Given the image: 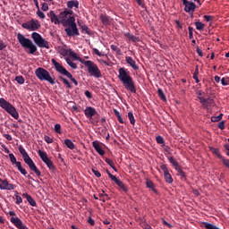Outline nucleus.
Returning a JSON list of instances; mask_svg holds the SVG:
<instances>
[{
	"instance_id": "nucleus-64",
	"label": "nucleus",
	"mask_w": 229,
	"mask_h": 229,
	"mask_svg": "<svg viewBox=\"0 0 229 229\" xmlns=\"http://www.w3.org/2000/svg\"><path fill=\"white\" fill-rule=\"evenodd\" d=\"M3 137H4V139L7 140H13L12 135L10 134H4Z\"/></svg>"
},
{
	"instance_id": "nucleus-59",
	"label": "nucleus",
	"mask_w": 229,
	"mask_h": 229,
	"mask_svg": "<svg viewBox=\"0 0 229 229\" xmlns=\"http://www.w3.org/2000/svg\"><path fill=\"white\" fill-rule=\"evenodd\" d=\"M22 203V198L19 195L16 196V205H21Z\"/></svg>"
},
{
	"instance_id": "nucleus-24",
	"label": "nucleus",
	"mask_w": 229,
	"mask_h": 229,
	"mask_svg": "<svg viewBox=\"0 0 229 229\" xmlns=\"http://www.w3.org/2000/svg\"><path fill=\"white\" fill-rule=\"evenodd\" d=\"M30 23V31H37L40 28V22L37 20H31Z\"/></svg>"
},
{
	"instance_id": "nucleus-44",
	"label": "nucleus",
	"mask_w": 229,
	"mask_h": 229,
	"mask_svg": "<svg viewBox=\"0 0 229 229\" xmlns=\"http://www.w3.org/2000/svg\"><path fill=\"white\" fill-rule=\"evenodd\" d=\"M221 84L224 87H226L227 85H229V77L222 78L221 79Z\"/></svg>"
},
{
	"instance_id": "nucleus-54",
	"label": "nucleus",
	"mask_w": 229,
	"mask_h": 229,
	"mask_svg": "<svg viewBox=\"0 0 229 229\" xmlns=\"http://www.w3.org/2000/svg\"><path fill=\"white\" fill-rule=\"evenodd\" d=\"M68 55H70L72 58H78V55L74 53V51H72V49L68 50Z\"/></svg>"
},
{
	"instance_id": "nucleus-9",
	"label": "nucleus",
	"mask_w": 229,
	"mask_h": 229,
	"mask_svg": "<svg viewBox=\"0 0 229 229\" xmlns=\"http://www.w3.org/2000/svg\"><path fill=\"white\" fill-rule=\"evenodd\" d=\"M38 155L39 156L42 162H44V164H46V165L48 167V169L50 171H56V167L55 166V164L53 163V161H51L49 157H47V152H44L42 150H38Z\"/></svg>"
},
{
	"instance_id": "nucleus-13",
	"label": "nucleus",
	"mask_w": 229,
	"mask_h": 229,
	"mask_svg": "<svg viewBox=\"0 0 229 229\" xmlns=\"http://www.w3.org/2000/svg\"><path fill=\"white\" fill-rule=\"evenodd\" d=\"M52 64L55 69V71L57 72H59V74H63V76H66L68 77L71 72H69V71H67V69H65V67H64L62 64H60V63L56 62V59H52Z\"/></svg>"
},
{
	"instance_id": "nucleus-31",
	"label": "nucleus",
	"mask_w": 229,
	"mask_h": 229,
	"mask_svg": "<svg viewBox=\"0 0 229 229\" xmlns=\"http://www.w3.org/2000/svg\"><path fill=\"white\" fill-rule=\"evenodd\" d=\"M210 151L211 153H213L214 155L217 156V158H219L221 160V158H223V156H221V153H219L218 148H216L214 147H210Z\"/></svg>"
},
{
	"instance_id": "nucleus-58",
	"label": "nucleus",
	"mask_w": 229,
	"mask_h": 229,
	"mask_svg": "<svg viewBox=\"0 0 229 229\" xmlns=\"http://www.w3.org/2000/svg\"><path fill=\"white\" fill-rule=\"evenodd\" d=\"M84 94H85L86 98H88V99H92V93L90 91L86 90L84 92Z\"/></svg>"
},
{
	"instance_id": "nucleus-37",
	"label": "nucleus",
	"mask_w": 229,
	"mask_h": 229,
	"mask_svg": "<svg viewBox=\"0 0 229 229\" xmlns=\"http://www.w3.org/2000/svg\"><path fill=\"white\" fill-rule=\"evenodd\" d=\"M66 63L69 66L72 67V69H78V65L75 63H73L69 57L66 58Z\"/></svg>"
},
{
	"instance_id": "nucleus-16",
	"label": "nucleus",
	"mask_w": 229,
	"mask_h": 229,
	"mask_svg": "<svg viewBox=\"0 0 229 229\" xmlns=\"http://www.w3.org/2000/svg\"><path fill=\"white\" fill-rule=\"evenodd\" d=\"M182 4H184V12H186L187 13H191V12H194V10H196V4H194L193 2H190L187 0H182Z\"/></svg>"
},
{
	"instance_id": "nucleus-48",
	"label": "nucleus",
	"mask_w": 229,
	"mask_h": 229,
	"mask_svg": "<svg viewBox=\"0 0 229 229\" xmlns=\"http://www.w3.org/2000/svg\"><path fill=\"white\" fill-rule=\"evenodd\" d=\"M160 169H161V171H163L164 174H166L167 173H169V169H167L166 165H161Z\"/></svg>"
},
{
	"instance_id": "nucleus-60",
	"label": "nucleus",
	"mask_w": 229,
	"mask_h": 229,
	"mask_svg": "<svg viewBox=\"0 0 229 229\" xmlns=\"http://www.w3.org/2000/svg\"><path fill=\"white\" fill-rule=\"evenodd\" d=\"M88 223L91 225L94 226L96 225V221H94V219H92V217H89L88 219Z\"/></svg>"
},
{
	"instance_id": "nucleus-51",
	"label": "nucleus",
	"mask_w": 229,
	"mask_h": 229,
	"mask_svg": "<svg viewBox=\"0 0 229 229\" xmlns=\"http://www.w3.org/2000/svg\"><path fill=\"white\" fill-rule=\"evenodd\" d=\"M6 43H4V41H3V39L0 38V51H3V49H6Z\"/></svg>"
},
{
	"instance_id": "nucleus-41",
	"label": "nucleus",
	"mask_w": 229,
	"mask_h": 229,
	"mask_svg": "<svg viewBox=\"0 0 229 229\" xmlns=\"http://www.w3.org/2000/svg\"><path fill=\"white\" fill-rule=\"evenodd\" d=\"M110 48L112 49V51H114V53H116V55H121V48H119V47H117L115 45H111Z\"/></svg>"
},
{
	"instance_id": "nucleus-32",
	"label": "nucleus",
	"mask_w": 229,
	"mask_h": 229,
	"mask_svg": "<svg viewBox=\"0 0 229 229\" xmlns=\"http://www.w3.org/2000/svg\"><path fill=\"white\" fill-rule=\"evenodd\" d=\"M18 149L21 155L22 156V158H26L27 157H30V155H28V152H26V149H24V147L20 146Z\"/></svg>"
},
{
	"instance_id": "nucleus-36",
	"label": "nucleus",
	"mask_w": 229,
	"mask_h": 229,
	"mask_svg": "<svg viewBox=\"0 0 229 229\" xmlns=\"http://www.w3.org/2000/svg\"><path fill=\"white\" fill-rule=\"evenodd\" d=\"M81 30L82 33H86L87 35H90V29L87 25H81Z\"/></svg>"
},
{
	"instance_id": "nucleus-34",
	"label": "nucleus",
	"mask_w": 229,
	"mask_h": 229,
	"mask_svg": "<svg viewBox=\"0 0 229 229\" xmlns=\"http://www.w3.org/2000/svg\"><path fill=\"white\" fill-rule=\"evenodd\" d=\"M195 26H196V30H198L199 31L205 30V23L201 21H196Z\"/></svg>"
},
{
	"instance_id": "nucleus-4",
	"label": "nucleus",
	"mask_w": 229,
	"mask_h": 229,
	"mask_svg": "<svg viewBox=\"0 0 229 229\" xmlns=\"http://www.w3.org/2000/svg\"><path fill=\"white\" fill-rule=\"evenodd\" d=\"M0 107H2L3 110H5L9 115L13 117V119H19V112H17V108L4 98H0Z\"/></svg>"
},
{
	"instance_id": "nucleus-25",
	"label": "nucleus",
	"mask_w": 229,
	"mask_h": 229,
	"mask_svg": "<svg viewBox=\"0 0 229 229\" xmlns=\"http://www.w3.org/2000/svg\"><path fill=\"white\" fill-rule=\"evenodd\" d=\"M146 186H147L148 189H151L153 191V192H155V194H158V191H157V189H155V183H153L151 182V180L147 179Z\"/></svg>"
},
{
	"instance_id": "nucleus-15",
	"label": "nucleus",
	"mask_w": 229,
	"mask_h": 229,
	"mask_svg": "<svg viewBox=\"0 0 229 229\" xmlns=\"http://www.w3.org/2000/svg\"><path fill=\"white\" fill-rule=\"evenodd\" d=\"M15 184L8 182V180L0 178V191H13Z\"/></svg>"
},
{
	"instance_id": "nucleus-30",
	"label": "nucleus",
	"mask_w": 229,
	"mask_h": 229,
	"mask_svg": "<svg viewBox=\"0 0 229 229\" xmlns=\"http://www.w3.org/2000/svg\"><path fill=\"white\" fill-rule=\"evenodd\" d=\"M125 37H127V38H129V40H131L132 42H139V38L135 37L130 32L125 33Z\"/></svg>"
},
{
	"instance_id": "nucleus-63",
	"label": "nucleus",
	"mask_w": 229,
	"mask_h": 229,
	"mask_svg": "<svg viewBox=\"0 0 229 229\" xmlns=\"http://www.w3.org/2000/svg\"><path fill=\"white\" fill-rule=\"evenodd\" d=\"M218 128L220 130H225V121H222L218 123Z\"/></svg>"
},
{
	"instance_id": "nucleus-3",
	"label": "nucleus",
	"mask_w": 229,
	"mask_h": 229,
	"mask_svg": "<svg viewBox=\"0 0 229 229\" xmlns=\"http://www.w3.org/2000/svg\"><path fill=\"white\" fill-rule=\"evenodd\" d=\"M17 40L24 49L30 50V55H35V53H37V46L33 44V41L24 37L21 33L17 34Z\"/></svg>"
},
{
	"instance_id": "nucleus-21",
	"label": "nucleus",
	"mask_w": 229,
	"mask_h": 229,
	"mask_svg": "<svg viewBox=\"0 0 229 229\" xmlns=\"http://www.w3.org/2000/svg\"><path fill=\"white\" fill-rule=\"evenodd\" d=\"M114 182L119 187L120 191L128 192V186H126V184H124V182H123L120 179L116 178Z\"/></svg>"
},
{
	"instance_id": "nucleus-22",
	"label": "nucleus",
	"mask_w": 229,
	"mask_h": 229,
	"mask_svg": "<svg viewBox=\"0 0 229 229\" xmlns=\"http://www.w3.org/2000/svg\"><path fill=\"white\" fill-rule=\"evenodd\" d=\"M22 198H26V199H27L28 203H30V207H37V201H35V199H33V197H31V195H30L28 193H23Z\"/></svg>"
},
{
	"instance_id": "nucleus-1",
	"label": "nucleus",
	"mask_w": 229,
	"mask_h": 229,
	"mask_svg": "<svg viewBox=\"0 0 229 229\" xmlns=\"http://www.w3.org/2000/svg\"><path fill=\"white\" fill-rule=\"evenodd\" d=\"M72 13H74L72 10L64 8V11L59 13V15H56L55 11H50L47 13V16L51 20V22H54V24H63L64 28H67V24L76 21V18L72 16Z\"/></svg>"
},
{
	"instance_id": "nucleus-27",
	"label": "nucleus",
	"mask_w": 229,
	"mask_h": 229,
	"mask_svg": "<svg viewBox=\"0 0 229 229\" xmlns=\"http://www.w3.org/2000/svg\"><path fill=\"white\" fill-rule=\"evenodd\" d=\"M170 164L174 167L175 171L180 168V165H178V161L174 160V157H168Z\"/></svg>"
},
{
	"instance_id": "nucleus-20",
	"label": "nucleus",
	"mask_w": 229,
	"mask_h": 229,
	"mask_svg": "<svg viewBox=\"0 0 229 229\" xmlns=\"http://www.w3.org/2000/svg\"><path fill=\"white\" fill-rule=\"evenodd\" d=\"M92 146L95 151L98 153V155H100L101 157L105 155V150H103V147H101V144H99L98 141H93Z\"/></svg>"
},
{
	"instance_id": "nucleus-29",
	"label": "nucleus",
	"mask_w": 229,
	"mask_h": 229,
	"mask_svg": "<svg viewBox=\"0 0 229 229\" xmlns=\"http://www.w3.org/2000/svg\"><path fill=\"white\" fill-rule=\"evenodd\" d=\"M105 162H106L108 164V165H110V167H112V169H114V171H115L117 173V168L115 167V163H114V161L108 157H106L105 159Z\"/></svg>"
},
{
	"instance_id": "nucleus-19",
	"label": "nucleus",
	"mask_w": 229,
	"mask_h": 229,
	"mask_svg": "<svg viewBox=\"0 0 229 229\" xmlns=\"http://www.w3.org/2000/svg\"><path fill=\"white\" fill-rule=\"evenodd\" d=\"M100 21H101L102 24H104V26H110L112 24V21H114V19H112L108 15L101 14Z\"/></svg>"
},
{
	"instance_id": "nucleus-49",
	"label": "nucleus",
	"mask_w": 229,
	"mask_h": 229,
	"mask_svg": "<svg viewBox=\"0 0 229 229\" xmlns=\"http://www.w3.org/2000/svg\"><path fill=\"white\" fill-rule=\"evenodd\" d=\"M21 26H22V28H24V30H30L31 31V25H30V21L22 23Z\"/></svg>"
},
{
	"instance_id": "nucleus-10",
	"label": "nucleus",
	"mask_w": 229,
	"mask_h": 229,
	"mask_svg": "<svg viewBox=\"0 0 229 229\" xmlns=\"http://www.w3.org/2000/svg\"><path fill=\"white\" fill-rule=\"evenodd\" d=\"M9 216H12L10 221L18 229H30L26 225L22 223L21 218L17 217V214L14 211H9Z\"/></svg>"
},
{
	"instance_id": "nucleus-39",
	"label": "nucleus",
	"mask_w": 229,
	"mask_h": 229,
	"mask_svg": "<svg viewBox=\"0 0 229 229\" xmlns=\"http://www.w3.org/2000/svg\"><path fill=\"white\" fill-rule=\"evenodd\" d=\"M15 81H17V83H19L20 85H24V77H22L21 75L16 76L15 77Z\"/></svg>"
},
{
	"instance_id": "nucleus-45",
	"label": "nucleus",
	"mask_w": 229,
	"mask_h": 229,
	"mask_svg": "<svg viewBox=\"0 0 229 229\" xmlns=\"http://www.w3.org/2000/svg\"><path fill=\"white\" fill-rule=\"evenodd\" d=\"M156 140L157 144H165V140H164V137L160 135L156 138Z\"/></svg>"
},
{
	"instance_id": "nucleus-33",
	"label": "nucleus",
	"mask_w": 229,
	"mask_h": 229,
	"mask_svg": "<svg viewBox=\"0 0 229 229\" xmlns=\"http://www.w3.org/2000/svg\"><path fill=\"white\" fill-rule=\"evenodd\" d=\"M164 176L166 183H173L174 182L173 176L171 175V174H169V172L166 174H164Z\"/></svg>"
},
{
	"instance_id": "nucleus-56",
	"label": "nucleus",
	"mask_w": 229,
	"mask_h": 229,
	"mask_svg": "<svg viewBox=\"0 0 229 229\" xmlns=\"http://www.w3.org/2000/svg\"><path fill=\"white\" fill-rule=\"evenodd\" d=\"M138 3L139 6H141V8H144L146 10V4L142 0H136Z\"/></svg>"
},
{
	"instance_id": "nucleus-6",
	"label": "nucleus",
	"mask_w": 229,
	"mask_h": 229,
	"mask_svg": "<svg viewBox=\"0 0 229 229\" xmlns=\"http://www.w3.org/2000/svg\"><path fill=\"white\" fill-rule=\"evenodd\" d=\"M81 64L85 65L88 69V72L93 76L94 78H102L101 70H99V67H98V64H96L92 61H81Z\"/></svg>"
},
{
	"instance_id": "nucleus-38",
	"label": "nucleus",
	"mask_w": 229,
	"mask_h": 229,
	"mask_svg": "<svg viewBox=\"0 0 229 229\" xmlns=\"http://www.w3.org/2000/svg\"><path fill=\"white\" fill-rule=\"evenodd\" d=\"M59 80L63 81V83H64L68 87V89H71L72 87L71 86V82H69L67 79L64 78V76H59Z\"/></svg>"
},
{
	"instance_id": "nucleus-61",
	"label": "nucleus",
	"mask_w": 229,
	"mask_h": 229,
	"mask_svg": "<svg viewBox=\"0 0 229 229\" xmlns=\"http://www.w3.org/2000/svg\"><path fill=\"white\" fill-rule=\"evenodd\" d=\"M204 19L207 22H210V21H212V19H214V17H212L210 15H204Z\"/></svg>"
},
{
	"instance_id": "nucleus-35",
	"label": "nucleus",
	"mask_w": 229,
	"mask_h": 229,
	"mask_svg": "<svg viewBox=\"0 0 229 229\" xmlns=\"http://www.w3.org/2000/svg\"><path fill=\"white\" fill-rule=\"evenodd\" d=\"M157 94H158V97L160 98V99H162L163 101L167 100V98H165V94H164V90H162V89H157Z\"/></svg>"
},
{
	"instance_id": "nucleus-42",
	"label": "nucleus",
	"mask_w": 229,
	"mask_h": 229,
	"mask_svg": "<svg viewBox=\"0 0 229 229\" xmlns=\"http://www.w3.org/2000/svg\"><path fill=\"white\" fill-rule=\"evenodd\" d=\"M128 117H129V121H130L131 124L134 125L135 124V116H133V113L129 112Z\"/></svg>"
},
{
	"instance_id": "nucleus-17",
	"label": "nucleus",
	"mask_w": 229,
	"mask_h": 229,
	"mask_svg": "<svg viewBox=\"0 0 229 229\" xmlns=\"http://www.w3.org/2000/svg\"><path fill=\"white\" fill-rule=\"evenodd\" d=\"M84 114L88 119H92L94 115H98V111L92 106H88L84 110Z\"/></svg>"
},
{
	"instance_id": "nucleus-18",
	"label": "nucleus",
	"mask_w": 229,
	"mask_h": 229,
	"mask_svg": "<svg viewBox=\"0 0 229 229\" xmlns=\"http://www.w3.org/2000/svg\"><path fill=\"white\" fill-rule=\"evenodd\" d=\"M125 62L131 67L134 71H139V65H137V63L131 56H126Z\"/></svg>"
},
{
	"instance_id": "nucleus-55",
	"label": "nucleus",
	"mask_w": 229,
	"mask_h": 229,
	"mask_svg": "<svg viewBox=\"0 0 229 229\" xmlns=\"http://www.w3.org/2000/svg\"><path fill=\"white\" fill-rule=\"evenodd\" d=\"M41 10H43V12H47V10H49V5L47 4V3L42 4Z\"/></svg>"
},
{
	"instance_id": "nucleus-43",
	"label": "nucleus",
	"mask_w": 229,
	"mask_h": 229,
	"mask_svg": "<svg viewBox=\"0 0 229 229\" xmlns=\"http://www.w3.org/2000/svg\"><path fill=\"white\" fill-rule=\"evenodd\" d=\"M188 31H189V38L190 40H192V38H194V34H193L194 28L188 27Z\"/></svg>"
},
{
	"instance_id": "nucleus-52",
	"label": "nucleus",
	"mask_w": 229,
	"mask_h": 229,
	"mask_svg": "<svg viewBox=\"0 0 229 229\" xmlns=\"http://www.w3.org/2000/svg\"><path fill=\"white\" fill-rule=\"evenodd\" d=\"M106 172L108 174L109 178L112 180V182H114L117 179V177L112 174L109 170H106Z\"/></svg>"
},
{
	"instance_id": "nucleus-2",
	"label": "nucleus",
	"mask_w": 229,
	"mask_h": 229,
	"mask_svg": "<svg viewBox=\"0 0 229 229\" xmlns=\"http://www.w3.org/2000/svg\"><path fill=\"white\" fill-rule=\"evenodd\" d=\"M118 80L123 83L125 90L131 94H137V86H135V81L133 77L130 75V71L126 68H119Z\"/></svg>"
},
{
	"instance_id": "nucleus-12",
	"label": "nucleus",
	"mask_w": 229,
	"mask_h": 229,
	"mask_svg": "<svg viewBox=\"0 0 229 229\" xmlns=\"http://www.w3.org/2000/svg\"><path fill=\"white\" fill-rule=\"evenodd\" d=\"M25 164L29 165L30 171H33L37 176H41L42 173H40V170L37 167V165H35V162H33V159L28 156L27 157L23 158Z\"/></svg>"
},
{
	"instance_id": "nucleus-23",
	"label": "nucleus",
	"mask_w": 229,
	"mask_h": 229,
	"mask_svg": "<svg viewBox=\"0 0 229 229\" xmlns=\"http://www.w3.org/2000/svg\"><path fill=\"white\" fill-rule=\"evenodd\" d=\"M67 8L72 10V8H80V2L78 0H71L66 3Z\"/></svg>"
},
{
	"instance_id": "nucleus-8",
	"label": "nucleus",
	"mask_w": 229,
	"mask_h": 229,
	"mask_svg": "<svg viewBox=\"0 0 229 229\" xmlns=\"http://www.w3.org/2000/svg\"><path fill=\"white\" fill-rule=\"evenodd\" d=\"M64 31L67 37H80V30H78V26L76 25V21L70 22L66 24Z\"/></svg>"
},
{
	"instance_id": "nucleus-5",
	"label": "nucleus",
	"mask_w": 229,
	"mask_h": 229,
	"mask_svg": "<svg viewBox=\"0 0 229 229\" xmlns=\"http://www.w3.org/2000/svg\"><path fill=\"white\" fill-rule=\"evenodd\" d=\"M35 74L40 81H48L50 85H55V78L51 77L49 72L42 67L36 69Z\"/></svg>"
},
{
	"instance_id": "nucleus-57",
	"label": "nucleus",
	"mask_w": 229,
	"mask_h": 229,
	"mask_svg": "<svg viewBox=\"0 0 229 229\" xmlns=\"http://www.w3.org/2000/svg\"><path fill=\"white\" fill-rule=\"evenodd\" d=\"M92 173L97 176V178H101V173L99 171L92 169Z\"/></svg>"
},
{
	"instance_id": "nucleus-47",
	"label": "nucleus",
	"mask_w": 229,
	"mask_h": 229,
	"mask_svg": "<svg viewBox=\"0 0 229 229\" xmlns=\"http://www.w3.org/2000/svg\"><path fill=\"white\" fill-rule=\"evenodd\" d=\"M44 140H45V142H47V144H53V138H51L47 135H46L44 137Z\"/></svg>"
},
{
	"instance_id": "nucleus-46",
	"label": "nucleus",
	"mask_w": 229,
	"mask_h": 229,
	"mask_svg": "<svg viewBox=\"0 0 229 229\" xmlns=\"http://www.w3.org/2000/svg\"><path fill=\"white\" fill-rule=\"evenodd\" d=\"M55 133H62V125L60 123H56L55 125Z\"/></svg>"
},
{
	"instance_id": "nucleus-7",
	"label": "nucleus",
	"mask_w": 229,
	"mask_h": 229,
	"mask_svg": "<svg viewBox=\"0 0 229 229\" xmlns=\"http://www.w3.org/2000/svg\"><path fill=\"white\" fill-rule=\"evenodd\" d=\"M31 38L34 40L35 44L38 47L49 49V41L46 40V38H42V36L38 32H33L31 34Z\"/></svg>"
},
{
	"instance_id": "nucleus-26",
	"label": "nucleus",
	"mask_w": 229,
	"mask_h": 229,
	"mask_svg": "<svg viewBox=\"0 0 229 229\" xmlns=\"http://www.w3.org/2000/svg\"><path fill=\"white\" fill-rule=\"evenodd\" d=\"M175 171H177V176L181 177V180L182 182H185V180H187V176L185 175V172H183V170H182V168H177Z\"/></svg>"
},
{
	"instance_id": "nucleus-28",
	"label": "nucleus",
	"mask_w": 229,
	"mask_h": 229,
	"mask_svg": "<svg viewBox=\"0 0 229 229\" xmlns=\"http://www.w3.org/2000/svg\"><path fill=\"white\" fill-rule=\"evenodd\" d=\"M64 144L69 149H74V148H76L72 140L69 139L64 140Z\"/></svg>"
},
{
	"instance_id": "nucleus-11",
	"label": "nucleus",
	"mask_w": 229,
	"mask_h": 229,
	"mask_svg": "<svg viewBox=\"0 0 229 229\" xmlns=\"http://www.w3.org/2000/svg\"><path fill=\"white\" fill-rule=\"evenodd\" d=\"M9 158L13 165H15L18 171H20V173L23 174V176H26V174H28V172L26 171V169L22 167V165H21V162L17 161V158L15 157L13 153L9 154Z\"/></svg>"
},
{
	"instance_id": "nucleus-50",
	"label": "nucleus",
	"mask_w": 229,
	"mask_h": 229,
	"mask_svg": "<svg viewBox=\"0 0 229 229\" xmlns=\"http://www.w3.org/2000/svg\"><path fill=\"white\" fill-rule=\"evenodd\" d=\"M66 78H69V80H71V81H72V83H74L76 86H78V81H76V79H74L72 77V73H70V75L66 76Z\"/></svg>"
},
{
	"instance_id": "nucleus-62",
	"label": "nucleus",
	"mask_w": 229,
	"mask_h": 229,
	"mask_svg": "<svg viewBox=\"0 0 229 229\" xmlns=\"http://www.w3.org/2000/svg\"><path fill=\"white\" fill-rule=\"evenodd\" d=\"M93 52L95 53V55H97L98 56H103V54L101 52H99V50L98 48H94Z\"/></svg>"
},
{
	"instance_id": "nucleus-53",
	"label": "nucleus",
	"mask_w": 229,
	"mask_h": 229,
	"mask_svg": "<svg viewBox=\"0 0 229 229\" xmlns=\"http://www.w3.org/2000/svg\"><path fill=\"white\" fill-rule=\"evenodd\" d=\"M37 15H38L40 19H46V14L42 11H40V9L38 10Z\"/></svg>"
},
{
	"instance_id": "nucleus-40",
	"label": "nucleus",
	"mask_w": 229,
	"mask_h": 229,
	"mask_svg": "<svg viewBox=\"0 0 229 229\" xmlns=\"http://www.w3.org/2000/svg\"><path fill=\"white\" fill-rule=\"evenodd\" d=\"M221 119H223V114H220L217 116H212L211 117L212 123H219V121H221Z\"/></svg>"
},
{
	"instance_id": "nucleus-14",
	"label": "nucleus",
	"mask_w": 229,
	"mask_h": 229,
	"mask_svg": "<svg viewBox=\"0 0 229 229\" xmlns=\"http://www.w3.org/2000/svg\"><path fill=\"white\" fill-rule=\"evenodd\" d=\"M199 100L203 108L208 109L209 106H214L215 101L212 98H205L204 97H199Z\"/></svg>"
}]
</instances>
